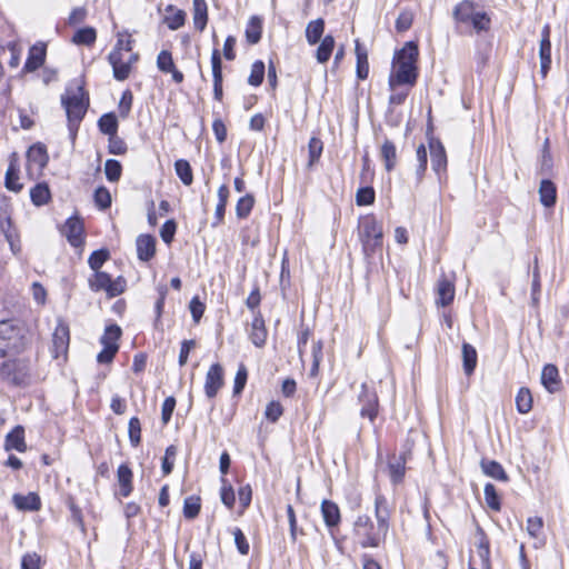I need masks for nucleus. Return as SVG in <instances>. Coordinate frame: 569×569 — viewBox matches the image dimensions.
<instances>
[{"label": "nucleus", "mask_w": 569, "mask_h": 569, "mask_svg": "<svg viewBox=\"0 0 569 569\" xmlns=\"http://www.w3.org/2000/svg\"><path fill=\"white\" fill-rule=\"evenodd\" d=\"M390 508L387 498L378 493L375 498V525L367 515L358 516L353 525V533L363 548H376L385 541L390 527Z\"/></svg>", "instance_id": "obj_1"}, {"label": "nucleus", "mask_w": 569, "mask_h": 569, "mask_svg": "<svg viewBox=\"0 0 569 569\" xmlns=\"http://www.w3.org/2000/svg\"><path fill=\"white\" fill-rule=\"evenodd\" d=\"M61 104L66 110L70 137L74 140L89 107V96L82 80H74L68 86L61 96Z\"/></svg>", "instance_id": "obj_2"}, {"label": "nucleus", "mask_w": 569, "mask_h": 569, "mask_svg": "<svg viewBox=\"0 0 569 569\" xmlns=\"http://www.w3.org/2000/svg\"><path fill=\"white\" fill-rule=\"evenodd\" d=\"M418 47L413 42H407L397 53V67L389 77V88L395 90L398 86H415L417 72Z\"/></svg>", "instance_id": "obj_3"}, {"label": "nucleus", "mask_w": 569, "mask_h": 569, "mask_svg": "<svg viewBox=\"0 0 569 569\" xmlns=\"http://www.w3.org/2000/svg\"><path fill=\"white\" fill-rule=\"evenodd\" d=\"M29 340V329L26 323L19 319H8L0 321V347L7 355L8 351L22 350Z\"/></svg>", "instance_id": "obj_4"}, {"label": "nucleus", "mask_w": 569, "mask_h": 569, "mask_svg": "<svg viewBox=\"0 0 569 569\" xmlns=\"http://www.w3.org/2000/svg\"><path fill=\"white\" fill-rule=\"evenodd\" d=\"M358 234L367 257L373 256L382 248V227L372 214L359 219Z\"/></svg>", "instance_id": "obj_5"}, {"label": "nucleus", "mask_w": 569, "mask_h": 569, "mask_svg": "<svg viewBox=\"0 0 569 569\" xmlns=\"http://www.w3.org/2000/svg\"><path fill=\"white\" fill-rule=\"evenodd\" d=\"M0 377L3 381L16 387L30 383V362L22 358L8 359L0 366Z\"/></svg>", "instance_id": "obj_6"}, {"label": "nucleus", "mask_w": 569, "mask_h": 569, "mask_svg": "<svg viewBox=\"0 0 569 569\" xmlns=\"http://www.w3.org/2000/svg\"><path fill=\"white\" fill-rule=\"evenodd\" d=\"M89 287L93 291H106L108 297L113 298L124 291L126 280L122 277L112 280L107 272L94 271L89 278Z\"/></svg>", "instance_id": "obj_7"}, {"label": "nucleus", "mask_w": 569, "mask_h": 569, "mask_svg": "<svg viewBox=\"0 0 569 569\" xmlns=\"http://www.w3.org/2000/svg\"><path fill=\"white\" fill-rule=\"evenodd\" d=\"M359 401L362 405L360 410L361 417H367L372 422L378 415V397L376 391L370 389L366 383H362Z\"/></svg>", "instance_id": "obj_8"}, {"label": "nucleus", "mask_w": 569, "mask_h": 569, "mask_svg": "<svg viewBox=\"0 0 569 569\" xmlns=\"http://www.w3.org/2000/svg\"><path fill=\"white\" fill-rule=\"evenodd\" d=\"M69 327L59 321L52 333V348L51 352L53 358L58 359L60 356H64L69 348Z\"/></svg>", "instance_id": "obj_9"}, {"label": "nucleus", "mask_w": 569, "mask_h": 569, "mask_svg": "<svg viewBox=\"0 0 569 569\" xmlns=\"http://www.w3.org/2000/svg\"><path fill=\"white\" fill-rule=\"evenodd\" d=\"M540 73L545 78L551 66L550 26H543L539 46Z\"/></svg>", "instance_id": "obj_10"}, {"label": "nucleus", "mask_w": 569, "mask_h": 569, "mask_svg": "<svg viewBox=\"0 0 569 569\" xmlns=\"http://www.w3.org/2000/svg\"><path fill=\"white\" fill-rule=\"evenodd\" d=\"M223 386V368L219 363H213L207 375L204 382L206 396L210 399L214 398Z\"/></svg>", "instance_id": "obj_11"}, {"label": "nucleus", "mask_w": 569, "mask_h": 569, "mask_svg": "<svg viewBox=\"0 0 569 569\" xmlns=\"http://www.w3.org/2000/svg\"><path fill=\"white\" fill-rule=\"evenodd\" d=\"M121 46L122 41L119 40L116 49L111 51L108 57L109 62L113 68V77L119 81L128 79L131 71L130 62L122 61Z\"/></svg>", "instance_id": "obj_12"}, {"label": "nucleus", "mask_w": 569, "mask_h": 569, "mask_svg": "<svg viewBox=\"0 0 569 569\" xmlns=\"http://www.w3.org/2000/svg\"><path fill=\"white\" fill-rule=\"evenodd\" d=\"M429 149L432 169L440 173L447 168V154L443 144L437 139H430Z\"/></svg>", "instance_id": "obj_13"}, {"label": "nucleus", "mask_w": 569, "mask_h": 569, "mask_svg": "<svg viewBox=\"0 0 569 569\" xmlns=\"http://www.w3.org/2000/svg\"><path fill=\"white\" fill-rule=\"evenodd\" d=\"M63 233L66 234L68 241L71 246L78 247L82 243V233H83V223L77 218L72 217L66 221L63 227Z\"/></svg>", "instance_id": "obj_14"}, {"label": "nucleus", "mask_w": 569, "mask_h": 569, "mask_svg": "<svg viewBox=\"0 0 569 569\" xmlns=\"http://www.w3.org/2000/svg\"><path fill=\"white\" fill-rule=\"evenodd\" d=\"M455 284L453 281L446 276H441L437 282V305L446 307L453 301Z\"/></svg>", "instance_id": "obj_15"}, {"label": "nucleus", "mask_w": 569, "mask_h": 569, "mask_svg": "<svg viewBox=\"0 0 569 569\" xmlns=\"http://www.w3.org/2000/svg\"><path fill=\"white\" fill-rule=\"evenodd\" d=\"M541 383L550 392L555 393L560 390L561 380L559 378L558 368L555 365H546L541 372Z\"/></svg>", "instance_id": "obj_16"}, {"label": "nucleus", "mask_w": 569, "mask_h": 569, "mask_svg": "<svg viewBox=\"0 0 569 569\" xmlns=\"http://www.w3.org/2000/svg\"><path fill=\"white\" fill-rule=\"evenodd\" d=\"M249 336L250 340L256 347L260 348L264 346L268 333L264 326V320L260 312H257L253 317Z\"/></svg>", "instance_id": "obj_17"}, {"label": "nucleus", "mask_w": 569, "mask_h": 569, "mask_svg": "<svg viewBox=\"0 0 569 569\" xmlns=\"http://www.w3.org/2000/svg\"><path fill=\"white\" fill-rule=\"evenodd\" d=\"M321 515L328 528L337 527L341 521L340 509L338 505L331 500H322Z\"/></svg>", "instance_id": "obj_18"}, {"label": "nucleus", "mask_w": 569, "mask_h": 569, "mask_svg": "<svg viewBox=\"0 0 569 569\" xmlns=\"http://www.w3.org/2000/svg\"><path fill=\"white\" fill-rule=\"evenodd\" d=\"M138 258L142 261H149L156 252V240L152 236L140 234L136 241Z\"/></svg>", "instance_id": "obj_19"}, {"label": "nucleus", "mask_w": 569, "mask_h": 569, "mask_svg": "<svg viewBox=\"0 0 569 569\" xmlns=\"http://www.w3.org/2000/svg\"><path fill=\"white\" fill-rule=\"evenodd\" d=\"M12 500L19 510L38 511L41 508L40 497L34 492H29L26 496L16 493Z\"/></svg>", "instance_id": "obj_20"}, {"label": "nucleus", "mask_w": 569, "mask_h": 569, "mask_svg": "<svg viewBox=\"0 0 569 569\" xmlns=\"http://www.w3.org/2000/svg\"><path fill=\"white\" fill-rule=\"evenodd\" d=\"M44 58H46L44 44L41 43V44L32 46L29 50V56L24 63L23 69L28 72L36 71L43 64Z\"/></svg>", "instance_id": "obj_21"}, {"label": "nucleus", "mask_w": 569, "mask_h": 569, "mask_svg": "<svg viewBox=\"0 0 569 569\" xmlns=\"http://www.w3.org/2000/svg\"><path fill=\"white\" fill-rule=\"evenodd\" d=\"M539 198L541 204L546 208H551L556 204L557 187L551 180H541L539 186Z\"/></svg>", "instance_id": "obj_22"}, {"label": "nucleus", "mask_w": 569, "mask_h": 569, "mask_svg": "<svg viewBox=\"0 0 569 569\" xmlns=\"http://www.w3.org/2000/svg\"><path fill=\"white\" fill-rule=\"evenodd\" d=\"M6 450H17L19 452H24L27 450V445L24 442V429L21 426H17L12 431H10L6 437L4 442Z\"/></svg>", "instance_id": "obj_23"}, {"label": "nucleus", "mask_w": 569, "mask_h": 569, "mask_svg": "<svg viewBox=\"0 0 569 569\" xmlns=\"http://www.w3.org/2000/svg\"><path fill=\"white\" fill-rule=\"evenodd\" d=\"M192 16L194 28L200 32L203 31L208 23V6L206 0H193Z\"/></svg>", "instance_id": "obj_24"}, {"label": "nucleus", "mask_w": 569, "mask_h": 569, "mask_svg": "<svg viewBox=\"0 0 569 569\" xmlns=\"http://www.w3.org/2000/svg\"><path fill=\"white\" fill-rule=\"evenodd\" d=\"M478 535L477 553L480 560L479 565L481 569H491L489 540L481 528H478Z\"/></svg>", "instance_id": "obj_25"}, {"label": "nucleus", "mask_w": 569, "mask_h": 569, "mask_svg": "<svg viewBox=\"0 0 569 569\" xmlns=\"http://www.w3.org/2000/svg\"><path fill=\"white\" fill-rule=\"evenodd\" d=\"M482 472L499 481H508V476L502 466L496 460L482 459L480 462Z\"/></svg>", "instance_id": "obj_26"}, {"label": "nucleus", "mask_w": 569, "mask_h": 569, "mask_svg": "<svg viewBox=\"0 0 569 569\" xmlns=\"http://www.w3.org/2000/svg\"><path fill=\"white\" fill-rule=\"evenodd\" d=\"M380 157L385 161V168L387 171L395 169L397 164V148L395 143L386 139L380 148Z\"/></svg>", "instance_id": "obj_27"}, {"label": "nucleus", "mask_w": 569, "mask_h": 569, "mask_svg": "<svg viewBox=\"0 0 569 569\" xmlns=\"http://www.w3.org/2000/svg\"><path fill=\"white\" fill-rule=\"evenodd\" d=\"M132 471L127 465H120L117 471V478L120 486V495L128 497L132 492Z\"/></svg>", "instance_id": "obj_28"}, {"label": "nucleus", "mask_w": 569, "mask_h": 569, "mask_svg": "<svg viewBox=\"0 0 569 569\" xmlns=\"http://www.w3.org/2000/svg\"><path fill=\"white\" fill-rule=\"evenodd\" d=\"M476 13L473 2L469 0L461 1L453 9L455 20L461 23H469Z\"/></svg>", "instance_id": "obj_29"}, {"label": "nucleus", "mask_w": 569, "mask_h": 569, "mask_svg": "<svg viewBox=\"0 0 569 569\" xmlns=\"http://www.w3.org/2000/svg\"><path fill=\"white\" fill-rule=\"evenodd\" d=\"M477 359L478 357L476 349L470 343L465 342L462 345V362L463 371L467 376L473 373L477 366Z\"/></svg>", "instance_id": "obj_30"}, {"label": "nucleus", "mask_w": 569, "mask_h": 569, "mask_svg": "<svg viewBox=\"0 0 569 569\" xmlns=\"http://www.w3.org/2000/svg\"><path fill=\"white\" fill-rule=\"evenodd\" d=\"M325 30V21L319 18L308 23L306 28V38L309 44H316L322 37Z\"/></svg>", "instance_id": "obj_31"}, {"label": "nucleus", "mask_w": 569, "mask_h": 569, "mask_svg": "<svg viewBox=\"0 0 569 569\" xmlns=\"http://www.w3.org/2000/svg\"><path fill=\"white\" fill-rule=\"evenodd\" d=\"M262 22L259 17H251L246 28V39L249 43L256 44L261 39Z\"/></svg>", "instance_id": "obj_32"}, {"label": "nucleus", "mask_w": 569, "mask_h": 569, "mask_svg": "<svg viewBox=\"0 0 569 569\" xmlns=\"http://www.w3.org/2000/svg\"><path fill=\"white\" fill-rule=\"evenodd\" d=\"M356 56H357V77L361 80L367 79L369 74V63L367 51L360 47L359 41H356Z\"/></svg>", "instance_id": "obj_33"}, {"label": "nucleus", "mask_w": 569, "mask_h": 569, "mask_svg": "<svg viewBox=\"0 0 569 569\" xmlns=\"http://www.w3.org/2000/svg\"><path fill=\"white\" fill-rule=\"evenodd\" d=\"M121 337V328L118 325H110L106 328L100 342L103 347H114L119 349L118 341Z\"/></svg>", "instance_id": "obj_34"}, {"label": "nucleus", "mask_w": 569, "mask_h": 569, "mask_svg": "<svg viewBox=\"0 0 569 569\" xmlns=\"http://www.w3.org/2000/svg\"><path fill=\"white\" fill-rule=\"evenodd\" d=\"M416 160H417L416 178H417V182H421L425 177V173L427 170V164H428V153H427V149H426L425 144L418 146V148L416 150Z\"/></svg>", "instance_id": "obj_35"}, {"label": "nucleus", "mask_w": 569, "mask_h": 569, "mask_svg": "<svg viewBox=\"0 0 569 569\" xmlns=\"http://www.w3.org/2000/svg\"><path fill=\"white\" fill-rule=\"evenodd\" d=\"M99 130L108 134L109 137H112L117 134L118 131V120L114 113H106L103 114L99 121H98Z\"/></svg>", "instance_id": "obj_36"}, {"label": "nucleus", "mask_w": 569, "mask_h": 569, "mask_svg": "<svg viewBox=\"0 0 569 569\" xmlns=\"http://www.w3.org/2000/svg\"><path fill=\"white\" fill-rule=\"evenodd\" d=\"M516 407L520 413H528L532 409V395L528 388H520L516 396Z\"/></svg>", "instance_id": "obj_37"}, {"label": "nucleus", "mask_w": 569, "mask_h": 569, "mask_svg": "<svg viewBox=\"0 0 569 569\" xmlns=\"http://www.w3.org/2000/svg\"><path fill=\"white\" fill-rule=\"evenodd\" d=\"M168 12L172 11L173 13L171 16H166L164 22L167 23L168 28L170 30H178L184 24L186 21V13L183 10L174 9L173 6H168L166 9Z\"/></svg>", "instance_id": "obj_38"}, {"label": "nucleus", "mask_w": 569, "mask_h": 569, "mask_svg": "<svg viewBox=\"0 0 569 569\" xmlns=\"http://www.w3.org/2000/svg\"><path fill=\"white\" fill-rule=\"evenodd\" d=\"M30 198L33 204L43 206L50 199V190L46 183H38L30 190Z\"/></svg>", "instance_id": "obj_39"}, {"label": "nucleus", "mask_w": 569, "mask_h": 569, "mask_svg": "<svg viewBox=\"0 0 569 569\" xmlns=\"http://www.w3.org/2000/svg\"><path fill=\"white\" fill-rule=\"evenodd\" d=\"M97 32L91 27L79 29L72 37V42L76 44L91 46L96 42Z\"/></svg>", "instance_id": "obj_40"}, {"label": "nucleus", "mask_w": 569, "mask_h": 569, "mask_svg": "<svg viewBox=\"0 0 569 569\" xmlns=\"http://www.w3.org/2000/svg\"><path fill=\"white\" fill-rule=\"evenodd\" d=\"M174 170L183 184L190 186L193 181V174L190 163L184 159L174 162Z\"/></svg>", "instance_id": "obj_41"}, {"label": "nucleus", "mask_w": 569, "mask_h": 569, "mask_svg": "<svg viewBox=\"0 0 569 569\" xmlns=\"http://www.w3.org/2000/svg\"><path fill=\"white\" fill-rule=\"evenodd\" d=\"M333 48H335L333 37L326 36L317 49L316 57H317L318 62H320V63L327 62L332 53Z\"/></svg>", "instance_id": "obj_42"}, {"label": "nucleus", "mask_w": 569, "mask_h": 569, "mask_svg": "<svg viewBox=\"0 0 569 569\" xmlns=\"http://www.w3.org/2000/svg\"><path fill=\"white\" fill-rule=\"evenodd\" d=\"M388 469H389V476H390V479L393 483H399L403 477H405V472H406V460L402 456H400L397 461L395 462H390L388 465Z\"/></svg>", "instance_id": "obj_43"}, {"label": "nucleus", "mask_w": 569, "mask_h": 569, "mask_svg": "<svg viewBox=\"0 0 569 569\" xmlns=\"http://www.w3.org/2000/svg\"><path fill=\"white\" fill-rule=\"evenodd\" d=\"M483 493L487 506L493 511H499L501 509V501L496 487L492 483H487Z\"/></svg>", "instance_id": "obj_44"}, {"label": "nucleus", "mask_w": 569, "mask_h": 569, "mask_svg": "<svg viewBox=\"0 0 569 569\" xmlns=\"http://www.w3.org/2000/svg\"><path fill=\"white\" fill-rule=\"evenodd\" d=\"M104 173L110 182H117L122 174V166L116 159H108L104 163Z\"/></svg>", "instance_id": "obj_45"}, {"label": "nucleus", "mask_w": 569, "mask_h": 569, "mask_svg": "<svg viewBox=\"0 0 569 569\" xmlns=\"http://www.w3.org/2000/svg\"><path fill=\"white\" fill-rule=\"evenodd\" d=\"M201 509L200 498L190 496L184 499L183 502V516L187 519H194Z\"/></svg>", "instance_id": "obj_46"}, {"label": "nucleus", "mask_w": 569, "mask_h": 569, "mask_svg": "<svg viewBox=\"0 0 569 569\" xmlns=\"http://www.w3.org/2000/svg\"><path fill=\"white\" fill-rule=\"evenodd\" d=\"M323 144L319 138L312 137L308 143L309 151V161L308 168H311L316 162H318L321 153H322Z\"/></svg>", "instance_id": "obj_47"}, {"label": "nucleus", "mask_w": 569, "mask_h": 569, "mask_svg": "<svg viewBox=\"0 0 569 569\" xmlns=\"http://www.w3.org/2000/svg\"><path fill=\"white\" fill-rule=\"evenodd\" d=\"M254 199L251 194L241 197L236 206V213L239 219L247 218L252 210Z\"/></svg>", "instance_id": "obj_48"}, {"label": "nucleus", "mask_w": 569, "mask_h": 569, "mask_svg": "<svg viewBox=\"0 0 569 569\" xmlns=\"http://www.w3.org/2000/svg\"><path fill=\"white\" fill-rule=\"evenodd\" d=\"M6 187L14 192L22 189V184L19 182V171L12 163L8 167L6 172Z\"/></svg>", "instance_id": "obj_49"}, {"label": "nucleus", "mask_w": 569, "mask_h": 569, "mask_svg": "<svg viewBox=\"0 0 569 569\" xmlns=\"http://www.w3.org/2000/svg\"><path fill=\"white\" fill-rule=\"evenodd\" d=\"M263 76H264V63L260 60H257L251 66V72L248 78L249 84H251L253 87L260 86L263 81Z\"/></svg>", "instance_id": "obj_50"}, {"label": "nucleus", "mask_w": 569, "mask_h": 569, "mask_svg": "<svg viewBox=\"0 0 569 569\" xmlns=\"http://www.w3.org/2000/svg\"><path fill=\"white\" fill-rule=\"evenodd\" d=\"M109 257L110 254L107 249L96 250L90 254L88 263L93 271H99Z\"/></svg>", "instance_id": "obj_51"}, {"label": "nucleus", "mask_w": 569, "mask_h": 569, "mask_svg": "<svg viewBox=\"0 0 569 569\" xmlns=\"http://www.w3.org/2000/svg\"><path fill=\"white\" fill-rule=\"evenodd\" d=\"M28 160L39 167H44L48 161L46 149L41 146H33L28 151Z\"/></svg>", "instance_id": "obj_52"}, {"label": "nucleus", "mask_w": 569, "mask_h": 569, "mask_svg": "<svg viewBox=\"0 0 569 569\" xmlns=\"http://www.w3.org/2000/svg\"><path fill=\"white\" fill-rule=\"evenodd\" d=\"M375 190L372 187L359 188L356 193V203L358 206H369L375 202Z\"/></svg>", "instance_id": "obj_53"}, {"label": "nucleus", "mask_w": 569, "mask_h": 569, "mask_svg": "<svg viewBox=\"0 0 569 569\" xmlns=\"http://www.w3.org/2000/svg\"><path fill=\"white\" fill-rule=\"evenodd\" d=\"M93 199L96 206L101 210H104L111 206V196L106 187H99L94 191Z\"/></svg>", "instance_id": "obj_54"}, {"label": "nucleus", "mask_w": 569, "mask_h": 569, "mask_svg": "<svg viewBox=\"0 0 569 569\" xmlns=\"http://www.w3.org/2000/svg\"><path fill=\"white\" fill-rule=\"evenodd\" d=\"M157 67L160 71L166 73H169L170 70H173L174 62L170 51H160V53L157 57Z\"/></svg>", "instance_id": "obj_55"}, {"label": "nucleus", "mask_w": 569, "mask_h": 569, "mask_svg": "<svg viewBox=\"0 0 569 569\" xmlns=\"http://www.w3.org/2000/svg\"><path fill=\"white\" fill-rule=\"evenodd\" d=\"M129 439L133 447H138L141 441V425L137 417H132L129 421Z\"/></svg>", "instance_id": "obj_56"}, {"label": "nucleus", "mask_w": 569, "mask_h": 569, "mask_svg": "<svg viewBox=\"0 0 569 569\" xmlns=\"http://www.w3.org/2000/svg\"><path fill=\"white\" fill-rule=\"evenodd\" d=\"M177 453H178V449L174 445H171L166 449V453L162 459V466H161L164 475H169L172 471L173 461L176 459Z\"/></svg>", "instance_id": "obj_57"}, {"label": "nucleus", "mask_w": 569, "mask_h": 569, "mask_svg": "<svg viewBox=\"0 0 569 569\" xmlns=\"http://www.w3.org/2000/svg\"><path fill=\"white\" fill-rule=\"evenodd\" d=\"M127 143L124 140L117 134L109 137L108 151L111 154H124L127 152Z\"/></svg>", "instance_id": "obj_58"}, {"label": "nucleus", "mask_w": 569, "mask_h": 569, "mask_svg": "<svg viewBox=\"0 0 569 569\" xmlns=\"http://www.w3.org/2000/svg\"><path fill=\"white\" fill-rule=\"evenodd\" d=\"M413 21V13L409 10H403L400 12L396 20V29L398 32H405L410 29Z\"/></svg>", "instance_id": "obj_59"}, {"label": "nucleus", "mask_w": 569, "mask_h": 569, "mask_svg": "<svg viewBox=\"0 0 569 569\" xmlns=\"http://www.w3.org/2000/svg\"><path fill=\"white\" fill-rule=\"evenodd\" d=\"M232 535L234 537V543L237 546L238 551L242 556H247L249 553L250 546L242 530L240 528H234L232 530Z\"/></svg>", "instance_id": "obj_60"}, {"label": "nucleus", "mask_w": 569, "mask_h": 569, "mask_svg": "<svg viewBox=\"0 0 569 569\" xmlns=\"http://www.w3.org/2000/svg\"><path fill=\"white\" fill-rule=\"evenodd\" d=\"M248 371L244 365H240L234 377L233 395H240L246 386Z\"/></svg>", "instance_id": "obj_61"}, {"label": "nucleus", "mask_w": 569, "mask_h": 569, "mask_svg": "<svg viewBox=\"0 0 569 569\" xmlns=\"http://www.w3.org/2000/svg\"><path fill=\"white\" fill-rule=\"evenodd\" d=\"M543 520L540 517H530L527 520V531L532 538H539L542 532Z\"/></svg>", "instance_id": "obj_62"}, {"label": "nucleus", "mask_w": 569, "mask_h": 569, "mask_svg": "<svg viewBox=\"0 0 569 569\" xmlns=\"http://www.w3.org/2000/svg\"><path fill=\"white\" fill-rule=\"evenodd\" d=\"M283 409L280 402L271 401L266 408L264 416L271 422H276L282 416Z\"/></svg>", "instance_id": "obj_63"}, {"label": "nucleus", "mask_w": 569, "mask_h": 569, "mask_svg": "<svg viewBox=\"0 0 569 569\" xmlns=\"http://www.w3.org/2000/svg\"><path fill=\"white\" fill-rule=\"evenodd\" d=\"M21 569H40V557L36 553H26L21 560Z\"/></svg>", "instance_id": "obj_64"}]
</instances>
